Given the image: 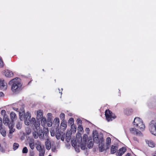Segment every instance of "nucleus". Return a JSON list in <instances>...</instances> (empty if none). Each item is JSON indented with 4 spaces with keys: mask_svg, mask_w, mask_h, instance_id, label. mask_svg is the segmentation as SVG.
Returning <instances> with one entry per match:
<instances>
[{
    "mask_svg": "<svg viewBox=\"0 0 156 156\" xmlns=\"http://www.w3.org/2000/svg\"><path fill=\"white\" fill-rule=\"evenodd\" d=\"M19 118L21 121L24 120V123L26 125H29L30 123L31 114L29 112L26 114L24 110L19 113Z\"/></svg>",
    "mask_w": 156,
    "mask_h": 156,
    "instance_id": "nucleus-1",
    "label": "nucleus"
},
{
    "mask_svg": "<svg viewBox=\"0 0 156 156\" xmlns=\"http://www.w3.org/2000/svg\"><path fill=\"white\" fill-rule=\"evenodd\" d=\"M9 84H12L11 88L13 92L20 88L22 85L20 79L18 78H16L12 79L9 82Z\"/></svg>",
    "mask_w": 156,
    "mask_h": 156,
    "instance_id": "nucleus-2",
    "label": "nucleus"
},
{
    "mask_svg": "<svg viewBox=\"0 0 156 156\" xmlns=\"http://www.w3.org/2000/svg\"><path fill=\"white\" fill-rule=\"evenodd\" d=\"M133 122L134 125L136 127H138L141 130H144L145 129V126L142 120L139 117H136L134 119Z\"/></svg>",
    "mask_w": 156,
    "mask_h": 156,
    "instance_id": "nucleus-3",
    "label": "nucleus"
},
{
    "mask_svg": "<svg viewBox=\"0 0 156 156\" xmlns=\"http://www.w3.org/2000/svg\"><path fill=\"white\" fill-rule=\"evenodd\" d=\"M105 115L108 122L112 121L116 118L115 115L108 109L105 111Z\"/></svg>",
    "mask_w": 156,
    "mask_h": 156,
    "instance_id": "nucleus-4",
    "label": "nucleus"
},
{
    "mask_svg": "<svg viewBox=\"0 0 156 156\" xmlns=\"http://www.w3.org/2000/svg\"><path fill=\"white\" fill-rule=\"evenodd\" d=\"M149 129L152 134L156 136V122L152 121L149 126Z\"/></svg>",
    "mask_w": 156,
    "mask_h": 156,
    "instance_id": "nucleus-5",
    "label": "nucleus"
},
{
    "mask_svg": "<svg viewBox=\"0 0 156 156\" xmlns=\"http://www.w3.org/2000/svg\"><path fill=\"white\" fill-rule=\"evenodd\" d=\"M7 85V83L3 80L0 79V88L3 90L6 89Z\"/></svg>",
    "mask_w": 156,
    "mask_h": 156,
    "instance_id": "nucleus-6",
    "label": "nucleus"
},
{
    "mask_svg": "<svg viewBox=\"0 0 156 156\" xmlns=\"http://www.w3.org/2000/svg\"><path fill=\"white\" fill-rule=\"evenodd\" d=\"M101 142L99 144V150L100 152H103L104 150V141L103 138L100 139Z\"/></svg>",
    "mask_w": 156,
    "mask_h": 156,
    "instance_id": "nucleus-7",
    "label": "nucleus"
},
{
    "mask_svg": "<svg viewBox=\"0 0 156 156\" xmlns=\"http://www.w3.org/2000/svg\"><path fill=\"white\" fill-rule=\"evenodd\" d=\"M98 133L96 131H94L93 133V140L95 143L98 144L101 142L98 136Z\"/></svg>",
    "mask_w": 156,
    "mask_h": 156,
    "instance_id": "nucleus-8",
    "label": "nucleus"
},
{
    "mask_svg": "<svg viewBox=\"0 0 156 156\" xmlns=\"http://www.w3.org/2000/svg\"><path fill=\"white\" fill-rule=\"evenodd\" d=\"M130 130L131 133L136 134V135L141 136L142 135L141 132L135 128H132L130 129Z\"/></svg>",
    "mask_w": 156,
    "mask_h": 156,
    "instance_id": "nucleus-9",
    "label": "nucleus"
},
{
    "mask_svg": "<svg viewBox=\"0 0 156 156\" xmlns=\"http://www.w3.org/2000/svg\"><path fill=\"white\" fill-rule=\"evenodd\" d=\"M126 149L125 147H122L120 149L116 154L117 156H121L126 151Z\"/></svg>",
    "mask_w": 156,
    "mask_h": 156,
    "instance_id": "nucleus-10",
    "label": "nucleus"
},
{
    "mask_svg": "<svg viewBox=\"0 0 156 156\" xmlns=\"http://www.w3.org/2000/svg\"><path fill=\"white\" fill-rule=\"evenodd\" d=\"M4 73L5 76L7 77H11L13 75V73L12 72L9 70H5Z\"/></svg>",
    "mask_w": 156,
    "mask_h": 156,
    "instance_id": "nucleus-11",
    "label": "nucleus"
},
{
    "mask_svg": "<svg viewBox=\"0 0 156 156\" xmlns=\"http://www.w3.org/2000/svg\"><path fill=\"white\" fill-rule=\"evenodd\" d=\"M43 112L41 110L38 111L37 115V119L39 120L43 118L44 117H43Z\"/></svg>",
    "mask_w": 156,
    "mask_h": 156,
    "instance_id": "nucleus-12",
    "label": "nucleus"
},
{
    "mask_svg": "<svg viewBox=\"0 0 156 156\" xmlns=\"http://www.w3.org/2000/svg\"><path fill=\"white\" fill-rule=\"evenodd\" d=\"M146 142L150 147H154L155 146L154 143L151 140H146Z\"/></svg>",
    "mask_w": 156,
    "mask_h": 156,
    "instance_id": "nucleus-13",
    "label": "nucleus"
},
{
    "mask_svg": "<svg viewBox=\"0 0 156 156\" xmlns=\"http://www.w3.org/2000/svg\"><path fill=\"white\" fill-rule=\"evenodd\" d=\"M29 146L32 150H33L35 147L34 142V140L30 141L29 142Z\"/></svg>",
    "mask_w": 156,
    "mask_h": 156,
    "instance_id": "nucleus-14",
    "label": "nucleus"
},
{
    "mask_svg": "<svg viewBox=\"0 0 156 156\" xmlns=\"http://www.w3.org/2000/svg\"><path fill=\"white\" fill-rule=\"evenodd\" d=\"M36 148L37 151H40L43 150L42 149L41 144L40 142L38 141L37 143L36 144Z\"/></svg>",
    "mask_w": 156,
    "mask_h": 156,
    "instance_id": "nucleus-15",
    "label": "nucleus"
},
{
    "mask_svg": "<svg viewBox=\"0 0 156 156\" xmlns=\"http://www.w3.org/2000/svg\"><path fill=\"white\" fill-rule=\"evenodd\" d=\"M67 124L66 122L64 121H62L61 124H60V126L61 127V128L63 130H65L67 127Z\"/></svg>",
    "mask_w": 156,
    "mask_h": 156,
    "instance_id": "nucleus-16",
    "label": "nucleus"
},
{
    "mask_svg": "<svg viewBox=\"0 0 156 156\" xmlns=\"http://www.w3.org/2000/svg\"><path fill=\"white\" fill-rule=\"evenodd\" d=\"M71 134L69 133H66V140L67 142H69L71 138Z\"/></svg>",
    "mask_w": 156,
    "mask_h": 156,
    "instance_id": "nucleus-17",
    "label": "nucleus"
},
{
    "mask_svg": "<svg viewBox=\"0 0 156 156\" xmlns=\"http://www.w3.org/2000/svg\"><path fill=\"white\" fill-rule=\"evenodd\" d=\"M117 149L116 147L113 145H112L110 150V153L111 154H114L116 152Z\"/></svg>",
    "mask_w": 156,
    "mask_h": 156,
    "instance_id": "nucleus-18",
    "label": "nucleus"
},
{
    "mask_svg": "<svg viewBox=\"0 0 156 156\" xmlns=\"http://www.w3.org/2000/svg\"><path fill=\"white\" fill-rule=\"evenodd\" d=\"M9 122V119L6 117L4 116L3 119V123L5 125H8V123Z\"/></svg>",
    "mask_w": 156,
    "mask_h": 156,
    "instance_id": "nucleus-19",
    "label": "nucleus"
},
{
    "mask_svg": "<svg viewBox=\"0 0 156 156\" xmlns=\"http://www.w3.org/2000/svg\"><path fill=\"white\" fill-rule=\"evenodd\" d=\"M10 116L11 119L12 121H13L16 117V114L13 112H11L10 113Z\"/></svg>",
    "mask_w": 156,
    "mask_h": 156,
    "instance_id": "nucleus-20",
    "label": "nucleus"
},
{
    "mask_svg": "<svg viewBox=\"0 0 156 156\" xmlns=\"http://www.w3.org/2000/svg\"><path fill=\"white\" fill-rule=\"evenodd\" d=\"M0 132L1 135L3 136H5L6 135V132L5 128H2L0 129Z\"/></svg>",
    "mask_w": 156,
    "mask_h": 156,
    "instance_id": "nucleus-21",
    "label": "nucleus"
},
{
    "mask_svg": "<svg viewBox=\"0 0 156 156\" xmlns=\"http://www.w3.org/2000/svg\"><path fill=\"white\" fill-rule=\"evenodd\" d=\"M111 143V139L109 137H108L107 138L106 140V144L107 145V149L108 148V146H109Z\"/></svg>",
    "mask_w": 156,
    "mask_h": 156,
    "instance_id": "nucleus-22",
    "label": "nucleus"
},
{
    "mask_svg": "<svg viewBox=\"0 0 156 156\" xmlns=\"http://www.w3.org/2000/svg\"><path fill=\"white\" fill-rule=\"evenodd\" d=\"M45 145L46 148L48 150H49L51 148V143L49 141L47 140L45 142Z\"/></svg>",
    "mask_w": 156,
    "mask_h": 156,
    "instance_id": "nucleus-23",
    "label": "nucleus"
},
{
    "mask_svg": "<svg viewBox=\"0 0 156 156\" xmlns=\"http://www.w3.org/2000/svg\"><path fill=\"white\" fill-rule=\"evenodd\" d=\"M87 142L81 141L80 147L82 150H84L86 147Z\"/></svg>",
    "mask_w": 156,
    "mask_h": 156,
    "instance_id": "nucleus-24",
    "label": "nucleus"
},
{
    "mask_svg": "<svg viewBox=\"0 0 156 156\" xmlns=\"http://www.w3.org/2000/svg\"><path fill=\"white\" fill-rule=\"evenodd\" d=\"M88 138V136L86 134L83 135L82 138H81V141L87 142V140Z\"/></svg>",
    "mask_w": 156,
    "mask_h": 156,
    "instance_id": "nucleus-25",
    "label": "nucleus"
},
{
    "mask_svg": "<svg viewBox=\"0 0 156 156\" xmlns=\"http://www.w3.org/2000/svg\"><path fill=\"white\" fill-rule=\"evenodd\" d=\"M41 119V125L43 126H44L46 122V119L45 117L42 118Z\"/></svg>",
    "mask_w": 156,
    "mask_h": 156,
    "instance_id": "nucleus-26",
    "label": "nucleus"
},
{
    "mask_svg": "<svg viewBox=\"0 0 156 156\" xmlns=\"http://www.w3.org/2000/svg\"><path fill=\"white\" fill-rule=\"evenodd\" d=\"M76 127L74 125L71 126V130L73 133H75L76 131Z\"/></svg>",
    "mask_w": 156,
    "mask_h": 156,
    "instance_id": "nucleus-27",
    "label": "nucleus"
},
{
    "mask_svg": "<svg viewBox=\"0 0 156 156\" xmlns=\"http://www.w3.org/2000/svg\"><path fill=\"white\" fill-rule=\"evenodd\" d=\"M19 145L18 143H14L13 146V149L14 150H16L19 147Z\"/></svg>",
    "mask_w": 156,
    "mask_h": 156,
    "instance_id": "nucleus-28",
    "label": "nucleus"
},
{
    "mask_svg": "<svg viewBox=\"0 0 156 156\" xmlns=\"http://www.w3.org/2000/svg\"><path fill=\"white\" fill-rule=\"evenodd\" d=\"M68 124L71 125H73L74 124V119L73 118H71L68 120Z\"/></svg>",
    "mask_w": 156,
    "mask_h": 156,
    "instance_id": "nucleus-29",
    "label": "nucleus"
},
{
    "mask_svg": "<svg viewBox=\"0 0 156 156\" xmlns=\"http://www.w3.org/2000/svg\"><path fill=\"white\" fill-rule=\"evenodd\" d=\"M36 122L35 119L34 118H32L30 120V124L33 126Z\"/></svg>",
    "mask_w": 156,
    "mask_h": 156,
    "instance_id": "nucleus-30",
    "label": "nucleus"
},
{
    "mask_svg": "<svg viewBox=\"0 0 156 156\" xmlns=\"http://www.w3.org/2000/svg\"><path fill=\"white\" fill-rule=\"evenodd\" d=\"M22 127V123L20 122H18L16 124V128L18 129H21Z\"/></svg>",
    "mask_w": 156,
    "mask_h": 156,
    "instance_id": "nucleus-31",
    "label": "nucleus"
},
{
    "mask_svg": "<svg viewBox=\"0 0 156 156\" xmlns=\"http://www.w3.org/2000/svg\"><path fill=\"white\" fill-rule=\"evenodd\" d=\"M65 115L63 113H61L60 115V118L62 121H64L65 119Z\"/></svg>",
    "mask_w": 156,
    "mask_h": 156,
    "instance_id": "nucleus-32",
    "label": "nucleus"
},
{
    "mask_svg": "<svg viewBox=\"0 0 156 156\" xmlns=\"http://www.w3.org/2000/svg\"><path fill=\"white\" fill-rule=\"evenodd\" d=\"M55 136L57 140H59L60 138L61 133L59 131L56 133Z\"/></svg>",
    "mask_w": 156,
    "mask_h": 156,
    "instance_id": "nucleus-33",
    "label": "nucleus"
},
{
    "mask_svg": "<svg viewBox=\"0 0 156 156\" xmlns=\"http://www.w3.org/2000/svg\"><path fill=\"white\" fill-rule=\"evenodd\" d=\"M33 126L35 127V129L37 130L39 128L40 124L39 122H36Z\"/></svg>",
    "mask_w": 156,
    "mask_h": 156,
    "instance_id": "nucleus-34",
    "label": "nucleus"
},
{
    "mask_svg": "<svg viewBox=\"0 0 156 156\" xmlns=\"http://www.w3.org/2000/svg\"><path fill=\"white\" fill-rule=\"evenodd\" d=\"M93 143L92 141H90L88 142V144H87V147L89 148H92L93 147Z\"/></svg>",
    "mask_w": 156,
    "mask_h": 156,
    "instance_id": "nucleus-35",
    "label": "nucleus"
},
{
    "mask_svg": "<svg viewBox=\"0 0 156 156\" xmlns=\"http://www.w3.org/2000/svg\"><path fill=\"white\" fill-rule=\"evenodd\" d=\"M133 112L132 109H129L128 111L125 112V113L127 115H129L131 114Z\"/></svg>",
    "mask_w": 156,
    "mask_h": 156,
    "instance_id": "nucleus-36",
    "label": "nucleus"
},
{
    "mask_svg": "<svg viewBox=\"0 0 156 156\" xmlns=\"http://www.w3.org/2000/svg\"><path fill=\"white\" fill-rule=\"evenodd\" d=\"M47 124L48 126L49 127L51 126L52 124V122H51V120H47Z\"/></svg>",
    "mask_w": 156,
    "mask_h": 156,
    "instance_id": "nucleus-37",
    "label": "nucleus"
},
{
    "mask_svg": "<svg viewBox=\"0 0 156 156\" xmlns=\"http://www.w3.org/2000/svg\"><path fill=\"white\" fill-rule=\"evenodd\" d=\"M4 63L3 62L1 57H0V67H3L4 66Z\"/></svg>",
    "mask_w": 156,
    "mask_h": 156,
    "instance_id": "nucleus-38",
    "label": "nucleus"
},
{
    "mask_svg": "<svg viewBox=\"0 0 156 156\" xmlns=\"http://www.w3.org/2000/svg\"><path fill=\"white\" fill-rule=\"evenodd\" d=\"M33 134L34 138L37 139L39 135L38 133L34 132L33 133Z\"/></svg>",
    "mask_w": 156,
    "mask_h": 156,
    "instance_id": "nucleus-39",
    "label": "nucleus"
},
{
    "mask_svg": "<svg viewBox=\"0 0 156 156\" xmlns=\"http://www.w3.org/2000/svg\"><path fill=\"white\" fill-rule=\"evenodd\" d=\"M71 143L72 145L74 147H75L76 146L77 143L76 140H72L71 141Z\"/></svg>",
    "mask_w": 156,
    "mask_h": 156,
    "instance_id": "nucleus-40",
    "label": "nucleus"
},
{
    "mask_svg": "<svg viewBox=\"0 0 156 156\" xmlns=\"http://www.w3.org/2000/svg\"><path fill=\"white\" fill-rule=\"evenodd\" d=\"M41 132L43 134H39V137H40V138L41 140H43L44 139V134L43 133V132L42 130H41Z\"/></svg>",
    "mask_w": 156,
    "mask_h": 156,
    "instance_id": "nucleus-41",
    "label": "nucleus"
},
{
    "mask_svg": "<svg viewBox=\"0 0 156 156\" xmlns=\"http://www.w3.org/2000/svg\"><path fill=\"white\" fill-rule=\"evenodd\" d=\"M28 152V149L26 147L23 148L22 150V153H27Z\"/></svg>",
    "mask_w": 156,
    "mask_h": 156,
    "instance_id": "nucleus-42",
    "label": "nucleus"
},
{
    "mask_svg": "<svg viewBox=\"0 0 156 156\" xmlns=\"http://www.w3.org/2000/svg\"><path fill=\"white\" fill-rule=\"evenodd\" d=\"M8 127L9 128H13L14 127V124H13V121H12V122H10L9 124L8 123Z\"/></svg>",
    "mask_w": 156,
    "mask_h": 156,
    "instance_id": "nucleus-43",
    "label": "nucleus"
},
{
    "mask_svg": "<svg viewBox=\"0 0 156 156\" xmlns=\"http://www.w3.org/2000/svg\"><path fill=\"white\" fill-rule=\"evenodd\" d=\"M47 116H48L47 120H51L52 119V114L51 113H48L47 114Z\"/></svg>",
    "mask_w": 156,
    "mask_h": 156,
    "instance_id": "nucleus-44",
    "label": "nucleus"
},
{
    "mask_svg": "<svg viewBox=\"0 0 156 156\" xmlns=\"http://www.w3.org/2000/svg\"><path fill=\"white\" fill-rule=\"evenodd\" d=\"M39 151V156H44V153H45V151L44 150H42V151Z\"/></svg>",
    "mask_w": 156,
    "mask_h": 156,
    "instance_id": "nucleus-45",
    "label": "nucleus"
},
{
    "mask_svg": "<svg viewBox=\"0 0 156 156\" xmlns=\"http://www.w3.org/2000/svg\"><path fill=\"white\" fill-rule=\"evenodd\" d=\"M54 122H55V123L57 124H59V119L58 118H56L54 120Z\"/></svg>",
    "mask_w": 156,
    "mask_h": 156,
    "instance_id": "nucleus-46",
    "label": "nucleus"
},
{
    "mask_svg": "<svg viewBox=\"0 0 156 156\" xmlns=\"http://www.w3.org/2000/svg\"><path fill=\"white\" fill-rule=\"evenodd\" d=\"M83 128L82 126L80 125H79L77 128V130L79 131L82 132V130H83Z\"/></svg>",
    "mask_w": 156,
    "mask_h": 156,
    "instance_id": "nucleus-47",
    "label": "nucleus"
},
{
    "mask_svg": "<svg viewBox=\"0 0 156 156\" xmlns=\"http://www.w3.org/2000/svg\"><path fill=\"white\" fill-rule=\"evenodd\" d=\"M9 133L10 134H12V133H13L15 130V129L13 128H9Z\"/></svg>",
    "mask_w": 156,
    "mask_h": 156,
    "instance_id": "nucleus-48",
    "label": "nucleus"
},
{
    "mask_svg": "<svg viewBox=\"0 0 156 156\" xmlns=\"http://www.w3.org/2000/svg\"><path fill=\"white\" fill-rule=\"evenodd\" d=\"M77 124L79 125H80L82 123V121L80 119H77L76 120Z\"/></svg>",
    "mask_w": 156,
    "mask_h": 156,
    "instance_id": "nucleus-49",
    "label": "nucleus"
},
{
    "mask_svg": "<svg viewBox=\"0 0 156 156\" xmlns=\"http://www.w3.org/2000/svg\"><path fill=\"white\" fill-rule=\"evenodd\" d=\"M1 114L2 115H3L4 116H5V114L6 113V112L5 110H2L1 112Z\"/></svg>",
    "mask_w": 156,
    "mask_h": 156,
    "instance_id": "nucleus-50",
    "label": "nucleus"
},
{
    "mask_svg": "<svg viewBox=\"0 0 156 156\" xmlns=\"http://www.w3.org/2000/svg\"><path fill=\"white\" fill-rule=\"evenodd\" d=\"M34 153L33 151H31L30 152V156H34Z\"/></svg>",
    "mask_w": 156,
    "mask_h": 156,
    "instance_id": "nucleus-51",
    "label": "nucleus"
},
{
    "mask_svg": "<svg viewBox=\"0 0 156 156\" xmlns=\"http://www.w3.org/2000/svg\"><path fill=\"white\" fill-rule=\"evenodd\" d=\"M44 131L45 134H47V133H48V128L45 129L44 130Z\"/></svg>",
    "mask_w": 156,
    "mask_h": 156,
    "instance_id": "nucleus-52",
    "label": "nucleus"
},
{
    "mask_svg": "<svg viewBox=\"0 0 156 156\" xmlns=\"http://www.w3.org/2000/svg\"><path fill=\"white\" fill-rule=\"evenodd\" d=\"M4 96V94L2 92H0V97H2Z\"/></svg>",
    "mask_w": 156,
    "mask_h": 156,
    "instance_id": "nucleus-53",
    "label": "nucleus"
},
{
    "mask_svg": "<svg viewBox=\"0 0 156 156\" xmlns=\"http://www.w3.org/2000/svg\"><path fill=\"white\" fill-rule=\"evenodd\" d=\"M133 140L135 141H138L137 138L136 137H134L133 138Z\"/></svg>",
    "mask_w": 156,
    "mask_h": 156,
    "instance_id": "nucleus-54",
    "label": "nucleus"
},
{
    "mask_svg": "<svg viewBox=\"0 0 156 156\" xmlns=\"http://www.w3.org/2000/svg\"><path fill=\"white\" fill-rule=\"evenodd\" d=\"M86 131L88 133V132H89L90 131V130H89V128H86Z\"/></svg>",
    "mask_w": 156,
    "mask_h": 156,
    "instance_id": "nucleus-55",
    "label": "nucleus"
},
{
    "mask_svg": "<svg viewBox=\"0 0 156 156\" xmlns=\"http://www.w3.org/2000/svg\"><path fill=\"white\" fill-rule=\"evenodd\" d=\"M55 135V133H52V132L51 133V135L52 136H54Z\"/></svg>",
    "mask_w": 156,
    "mask_h": 156,
    "instance_id": "nucleus-56",
    "label": "nucleus"
},
{
    "mask_svg": "<svg viewBox=\"0 0 156 156\" xmlns=\"http://www.w3.org/2000/svg\"><path fill=\"white\" fill-rule=\"evenodd\" d=\"M125 156H131V154L129 153H127Z\"/></svg>",
    "mask_w": 156,
    "mask_h": 156,
    "instance_id": "nucleus-57",
    "label": "nucleus"
},
{
    "mask_svg": "<svg viewBox=\"0 0 156 156\" xmlns=\"http://www.w3.org/2000/svg\"><path fill=\"white\" fill-rule=\"evenodd\" d=\"M2 123H0V129L2 128Z\"/></svg>",
    "mask_w": 156,
    "mask_h": 156,
    "instance_id": "nucleus-58",
    "label": "nucleus"
},
{
    "mask_svg": "<svg viewBox=\"0 0 156 156\" xmlns=\"http://www.w3.org/2000/svg\"><path fill=\"white\" fill-rule=\"evenodd\" d=\"M9 137L10 139H11L12 138V135H10L9 136Z\"/></svg>",
    "mask_w": 156,
    "mask_h": 156,
    "instance_id": "nucleus-59",
    "label": "nucleus"
},
{
    "mask_svg": "<svg viewBox=\"0 0 156 156\" xmlns=\"http://www.w3.org/2000/svg\"><path fill=\"white\" fill-rule=\"evenodd\" d=\"M13 108V109L16 111H17V110H18V109L17 108Z\"/></svg>",
    "mask_w": 156,
    "mask_h": 156,
    "instance_id": "nucleus-60",
    "label": "nucleus"
},
{
    "mask_svg": "<svg viewBox=\"0 0 156 156\" xmlns=\"http://www.w3.org/2000/svg\"><path fill=\"white\" fill-rule=\"evenodd\" d=\"M0 123H2V119L0 118Z\"/></svg>",
    "mask_w": 156,
    "mask_h": 156,
    "instance_id": "nucleus-61",
    "label": "nucleus"
},
{
    "mask_svg": "<svg viewBox=\"0 0 156 156\" xmlns=\"http://www.w3.org/2000/svg\"><path fill=\"white\" fill-rule=\"evenodd\" d=\"M154 156H156V151L154 154Z\"/></svg>",
    "mask_w": 156,
    "mask_h": 156,
    "instance_id": "nucleus-62",
    "label": "nucleus"
},
{
    "mask_svg": "<svg viewBox=\"0 0 156 156\" xmlns=\"http://www.w3.org/2000/svg\"><path fill=\"white\" fill-rule=\"evenodd\" d=\"M61 140L63 141L64 140V139H62V138H61Z\"/></svg>",
    "mask_w": 156,
    "mask_h": 156,
    "instance_id": "nucleus-63",
    "label": "nucleus"
},
{
    "mask_svg": "<svg viewBox=\"0 0 156 156\" xmlns=\"http://www.w3.org/2000/svg\"><path fill=\"white\" fill-rule=\"evenodd\" d=\"M48 156H51V155H49Z\"/></svg>",
    "mask_w": 156,
    "mask_h": 156,
    "instance_id": "nucleus-64",
    "label": "nucleus"
}]
</instances>
